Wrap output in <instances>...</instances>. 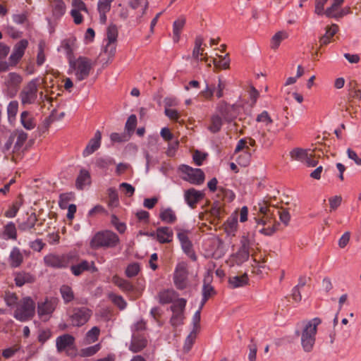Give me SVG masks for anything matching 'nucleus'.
Instances as JSON below:
<instances>
[{"label":"nucleus","mask_w":361,"mask_h":361,"mask_svg":"<svg viewBox=\"0 0 361 361\" xmlns=\"http://www.w3.org/2000/svg\"><path fill=\"white\" fill-rule=\"evenodd\" d=\"M25 254V250H21L17 247H13L8 257L10 266L13 268L19 267L23 262Z\"/></svg>","instance_id":"20"},{"label":"nucleus","mask_w":361,"mask_h":361,"mask_svg":"<svg viewBox=\"0 0 361 361\" xmlns=\"http://www.w3.org/2000/svg\"><path fill=\"white\" fill-rule=\"evenodd\" d=\"M93 66L91 59L80 56L76 59L69 60L68 73L73 74L77 80L82 81L88 78Z\"/></svg>","instance_id":"2"},{"label":"nucleus","mask_w":361,"mask_h":361,"mask_svg":"<svg viewBox=\"0 0 361 361\" xmlns=\"http://www.w3.org/2000/svg\"><path fill=\"white\" fill-rule=\"evenodd\" d=\"M216 114L225 122H231L236 116L235 106L224 102H221L216 107Z\"/></svg>","instance_id":"12"},{"label":"nucleus","mask_w":361,"mask_h":361,"mask_svg":"<svg viewBox=\"0 0 361 361\" xmlns=\"http://www.w3.org/2000/svg\"><path fill=\"white\" fill-rule=\"evenodd\" d=\"M247 276L246 274L242 276H235L229 279V284L233 288L243 286L247 283Z\"/></svg>","instance_id":"46"},{"label":"nucleus","mask_w":361,"mask_h":361,"mask_svg":"<svg viewBox=\"0 0 361 361\" xmlns=\"http://www.w3.org/2000/svg\"><path fill=\"white\" fill-rule=\"evenodd\" d=\"M226 87V82L219 78L216 87H209L207 85L205 90L202 91V94L207 99H210L214 94L217 98H221L224 96V90Z\"/></svg>","instance_id":"14"},{"label":"nucleus","mask_w":361,"mask_h":361,"mask_svg":"<svg viewBox=\"0 0 361 361\" xmlns=\"http://www.w3.org/2000/svg\"><path fill=\"white\" fill-rule=\"evenodd\" d=\"M99 329L97 326L92 327L90 331H87L85 336V343L90 344L95 342L99 335Z\"/></svg>","instance_id":"48"},{"label":"nucleus","mask_w":361,"mask_h":361,"mask_svg":"<svg viewBox=\"0 0 361 361\" xmlns=\"http://www.w3.org/2000/svg\"><path fill=\"white\" fill-rule=\"evenodd\" d=\"M256 121L257 123H260L264 126L267 130L276 134L281 130H284L288 126V121H283L281 123H277L276 128H273V123L274 120L271 118V115L267 111H263L260 114H259L256 117Z\"/></svg>","instance_id":"9"},{"label":"nucleus","mask_w":361,"mask_h":361,"mask_svg":"<svg viewBox=\"0 0 361 361\" xmlns=\"http://www.w3.org/2000/svg\"><path fill=\"white\" fill-rule=\"evenodd\" d=\"M34 280L33 276L23 271L17 273L15 276V282L18 286H22L27 283H32Z\"/></svg>","instance_id":"38"},{"label":"nucleus","mask_w":361,"mask_h":361,"mask_svg":"<svg viewBox=\"0 0 361 361\" xmlns=\"http://www.w3.org/2000/svg\"><path fill=\"white\" fill-rule=\"evenodd\" d=\"M118 29L115 25H110L107 27L106 37L104 42H117Z\"/></svg>","instance_id":"49"},{"label":"nucleus","mask_w":361,"mask_h":361,"mask_svg":"<svg viewBox=\"0 0 361 361\" xmlns=\"http://www.w3.org/2000/svg\"><path fill=\"white\" fill-rule=\"evenodd\" d=\"M108 194V206L111 209L116 208L119 206V200L117 191L114 188H110L107 190Z\"/></svg>","instance_id":"41"},{"label":"nucleus","mask_w":361,"mask_h":361,"mask_svg":"<svg viewBox=\"0 0 361 361\" xmlns=\"http://www.w3.org/2000/svg\"><path fill=\"white\" fill-rule=\"evenodd\" d=\"M290 156L293 160L302 162L309 167H314L318 164L314 151L310 149L294 148L290 152Z\"/></svg>","instance_id":"7"},{"label":"nucleus","mask_w":361,"mask_h":361,"mask_svg":"<svg viewBox=\"0 0 361 361\" xmlns=\"http://www.w3.org/2000/svg\"><path fill=\"white\" fill-rule=\"evenodd\" d=\"M212 63L218 69H227L230 66V59L228 54L224 56L216 54V57L213 59Z\"/></svg>","instance_id":"36"},{"label":"nucleus","mask_w":361,"mask_h":361,"mask_svg":"<svg viewBox=\"0 0 361 361\" xmlns=\"http://www.w3.org/2000/svg\"><path fill=\"white\" fill-rule=\"evenodd\" d=\"M212 281V274L208 271L204 276V284L202 287V296L204 298H209L212 295L214 294V288L210 285Z\"/></svg>","instance_id":"35"},{"label":"nucleus","mask_w":361,"mask_h":361,"mask_svg":"<svg viewBox=\"0 0 361 361\" xmlns=\"http://www.w3.org/2000/svg\"><path fill=\"white\" fill-rule=\"evenodd\" d=\"M91 183V177L90 173L85 170L82 169L76 180V187L78 189L82 190L85 186L89 185Z\"/></svg>","instance_id":"33"},{"label":"nucleus","mask_w":361,"mask_h":361,"mask_svg":"<svg viewBox=\"0 0 361 361\" xmlns=\"http://www.w3.org/2000/svg\"><path fill=\"white\" fill-rule=\"evenodd\" d=\"M23 81V78L20 75L16 73H10L6 77L4 83L7 87V91L11 97L16 95L18 87Z\"/></svg>","instance_id":"13"},{"label":"nucleus","mask_w":361,"mask_h":361,"mask_svg":"<svg viewBox=\"0 0 361 361\" xmlns=\"http://www.w3.org/2000/svg\"><path fill=\"white\" fill-rule=\"evenodd\" d=\"M173 315L171 318V323L173 326H177L183 323L184 316L183 312H172Z\"/></svg>","instance_id":"64"},{"label":"nucleus","mask_w":361,"mask_h":361,"mask_svg":"<svg viewBox=\"0 0 361 361\" xmlns=\"http://www.w3.org/2000/svg\"><path fill=\"white\" fill-rule=\"evenodd\" d=\"M18 110V102L11 101L7 106V114L8 119L15 118Z\"/></svg>","instance_id":"59"},{"label":"nucleus","mask_w":361,"mask_h":361,"mask_svg":"<svg viewBox=\"0 0 361 361\" xmlns=\"http://www.w3.org/2000/svg\"><path fill=\"white\" fill-rule=\"evenodd\" d=\"M237 154H238L235 157V160L238 165L245 167L250 164L251 159V153L250 151H242Z\"/></svg>","instance_id":"44"},{"label":"nucleus","mask_w":361,"mask_h":361,"mask_svg":"<svg viewBox=\"0 0 361 361\" xmlns=\"http://www.w3.org/2000/svg\"><path fill=\"white\" fill-rule=\"evenodd\" d=\"M238 214L237 211H235L226 220L224 224V228L227 235L234 236L238 231Z\"/></svg>","instance_id":"21"},{"label":"nucleus","mask_w":361,"mask_h":361,"mask_svg":"<svg viewBox=\"0 0 361 361\" xmlns=\"http://www.w3.org/2000/svg\"><path fill=\"white\" fill-rule=\"evenodd\" d=\"M186 302L187 301L184 298H177L175 301H173V303L171 307V311L183 313L186 305Z\"/></svg>","instance_id":"53"},{"label":"nucleus","mask_w":361,"mask_h":361,"mask_svg":"<svg viewBox=\"0 0 361 361\" xmlns=\"http://www.w3.org/2000/svg\"><path fill=\"white\" fill-rule=\"evenodd\" d=\"M39 79L35 78L27 82L20 93V99L23 105L35 104L37 99Z\"/></svg>","instance_id":"6"},{"label":"nucleus","mask_w":361,"mask_h":361,"mask_svg":"<svg viewBox=\"0 0 361 361\" xmlns=\"http://www.w3.org/2000/svg\"><path fill=\"white\" fill-rule=\"evenodd\" d=\"M28 46V41L25 39L18 42L13 47L12 54L10 56V62L16 64L23 56L25 49Z\"/></svg>","instance_id":"15"},{"label":"nucleus","mask_w":361,"mask_h":361,"mask_svg":"<svg viewBox=\"0 0 361 361\" xmlns=\"http://www.w3.org/2000/svg\"><path fill=\"white\" fill-rule=\"evenodd\" d=\"M160 219L166 224H173L176 221V212L170 207H163L159 213Z\"/></svg>","instance_id":"30"},{"label":"nucleus","mask_w":361,"mask_h":361,"mask_svg":"<svg viewBox=\"0 0 361 361\" xmlns=\"http://www.w3.org/2000/svg\"><path fill=\"white\" fill-rule=\"evenodd\" d=\"M341 5L336 4L333 2L331 6L325 10V14L328 18H336L337 14L339 12V8Z\"/></svg>","instance_id":"63"},{"label":"nucleus","mask_w":361,"mask_h":361,"mask_svg":"<svg viewBox=\"0 0 361 361\" xmlns=\"http://www.w3.org/2000/svg\"><path fill=\"white\" fill-rule=\"evenodd\" d=\"M204 196L203 192L195 188L188 189L184 192L185 200L191 208H195L197 202L203 199Z\"/></svg>","instance_id":"19"},{"label":"nucleus","mask_w":361,"mask_h":361,"mask_svg":"<svg viewBox=\"0 0 361 361\" xmlns=\"http://www.w3.org/2000/svg\"><path fill=\"white\" fill-rule=\"evenodd\" d=\"M57 305L56 299L46 300L38 303L37 314L39 319L42 321H47L51 317Z\"/></svg>","instance_id":"10"},{"label":"nucleus","mask_w":361,"mask_h":361,"mask_svg":"<svg viewBox=\"0 0 361 361\" xmlns=\"http://www.w3.org/2000/svg\"><path fill=\"white\" fill-rule=\"evenodd\" d=\"M275 210L276 209L272 207V211H271L270 207L268 206L266 202L259 203V212L264 216L261 219H256L257 223L264 226L271 224L269 216L271 215Z\"/></svg>","instance_id":"25"},{"label":"nucleus","mask_w":361,"mask_h":361,"mask_svg":"<svg viewBox=\"0 0 361 361\" xmlns=\"http://www.w3.org/2000/svg\"><path fill=\"white\" fill-rule=\"evenodd\" d=\"M100 349L101 345L98 343L94 345L82 349L80 352V355L82 357H90L96 354Z\"/></svg>","instance_id":"54"},{"label":"nucleus","mask_w":361,"mask_h":361,"mask_svg":"<svg viewBox=\"0 0 361 361\" xmlns=\"http://www.w3.org/2000/svg\"><path fill=\"white\" fill-rule=\"evenodd\" d=\"M182 178L194 185H201L204 180V173L200 169H193L188 165L179 167Z\"/></svg>","instance_id":"8"},{"label":"nucleus","mask_w":361,"mask_h":361,"mask_svg":"<svg viewBox=\"0 0 361 361\" xmlns=\"http://www.w3.org/2000/svg\"><path fill=\"white\" fill-rule=\"evenodd\" d=\"M223 124V120L219 114H214L210 121V124L208 126V130L213 133H217L220 130Z\"/></svg>","instance_id":"40"},{"label":"nucleus","mask_w":361,"mask_h":361,"mask_svg":"<svg viewBox=\"0 0 361 361\" xmlns=\"http://www.w3.org/2000/svg\"><path fill=\"white\" fill-rule=\"evenodd\" d=\"M192 274L189 272L188 265L185 262H178L173 274L174 286L178 290H185L190 287Z\"/></svg>","instance_id":"4"},{"label":"nucleus","mask_w":361,"mask_h":361,"mask_svg":"<svg viewBox=\"0 0 361 361\" xmlns=\"http://www.w3.org/2000/svg\"><path fill=\"white\" fill-rule=\"evenodd\" d=\"M151 236H155L160 243H169L172 241L173 232L171 228L168 226L159 227L155 233H150Z\"/></svg>","instance_id":"17"},{"label":"nucleus","mask_w":361,"mask_h":361,"mask_svg":"<svg viewBox=\"0 0 361 361\" xmlns=\"http://www.w3.org/2000/svg\"><path fill=\"white\" fill-rule=\"evenodd\" d=\"M254 241L253 236L251 234L243 235L240 239V249L250 251V247Z\"/></svg>","instance_id":"52"},{"label":"nucleus","mask_w":361,"mask_h":361,"mask_svg":"<svg viewBox=\"0 0 361 361\" xmlns=\"http://www.w3.org/2000/svg\"><path fill=\"white\" fill-rule=\"evenodd\" d=\"M178 296L176 291L172 289H167L160 291L158 294V300L161 304L173 302Z\"/></svg>","instance_id":"27"},{"label":"nucleus","mask_w":361,"mask_h":361,"mask_svg":"<svg viewBox=\"0 0 361 361\" xmlns=\"http://www.w3.org/2000/svg\"><path fill=\"white\" fill-rule=\"evenodd\" d=\"M118 236L113 231L105 230L97 232L91 239L90 245L92 249L112 248L119 243Z\"/></svg>","instance_id":"3"},{"label":"nucleus","mask_w":361,"mask_h":361,"mask_svg":"<svg viewBox=\"0 0 361 361\" xmlns=\"http://www.w3.org/2000/svg\"><path fill=\"white\" fill-rule=\"evenodd\" d=\"M178 238L181 243L182 247L185 252H188L191 248V243L185 233H179Z\"/></svg>","instance_id":"60"},{"label":"nucleus","mask_w":361,"mask_h":361,"mask_svg":"<svg viewBox=\"0 0 361 361\" xmlns=\"http://www.w3.org/2000/svg\"><path fill=\"white\" fill-rule=\"evenodd\" d=\"M46 265L51 267L59 268L63 267V262L60 257L55 255H48L44 258Z\"/></svg>","instance_id":"43"},{"label":"nucleus","mask_w":361,"mask_h":361,"mask_svg":"<svg viewBox=\"0 0 361 361\" xmlns=\"http://www.w3.org/2000/svg\"><path fill=\"white\" fill-rule=\"evenodd\" d=\"M92 311L87 307L75 308L71 315V321L73 326L84 325L90 318Z\"/></svg>","instance_id":"11"},{"label":"nucleus","mask_w":361,"mask_h":361,"mask_svg":"<svg viewBox=\"0 0 361 361\" xmlns=\"http://www.w3.org/2000/svg\"><path fill=\"white\" fill-rule=\"evenodd\" d=\"M204 43L203 38L200 36H198L195 39V47L192 51V56L195 59L204 61H207V58L206 55L204 54V48H202V45Z\"/></svg>","instance_id":"29"},{"label":"nucleus","mask_w":361,"mask_h":361,"mask_svg":"<svg viewBox=\"0 0 361 361\" xmlns=\"http://www.w3.org/2000/svg\"><path fill=\"white\" fill-rule=\"evenodd\" d=\"M75 338L70 334H63L56 340V346L59 352L68 351L75 348Z\"/></svg>","instance_id":"16"},{"label":"nucleus","mask_w":361,"mask_h":361,"mask_svg":"<svg viewBox=\"0 0 361 361\" xmlns=\"http://www.w3.org/2000/svg\"><path fill=\"white\" fill-rule=\"evenodd\" d=\"M102 133L99 130H97L94 137L89 140L87 145L84 149L82 152L83 157H87L97 151L100 147Z\"/></svg>","instance_id":"18"},{"label":"nucleus","mask_w":361,"mask_h":361,"mask_svg":"<svg viewBox=\"0 0 361 361\" xmlns=\"http://www.w3.org/2000/svg\"><path fill=\"white\" fill-rule=\"evenodd\" d=\"M61 297L66 303L72 301L74 299V293L72 288L67 285H63L60 288Z\"/></svg>","instance_id":"47"},{"label":"nucleus","mask_w":361,"mask_h":361,"mask_svg":"<svg viewBox=\"0 0 361 361\" xmlns=\"http://www.w3.org/2000/svg\"><path fill=\"white\" fill-rule=\"evenodd\" d=\"M288 33L285 30H280L276 32L270 40V47L273 50H276L280 47L281 43L288 37Z\"/></svg>","instance_id":"31"},{"label":"nucleus","mask_w":361,"mask_h":361,"mask_svg":"<svg viewBox=\"0 0 361 361\" xmlns=\"http://www.w3.org/2000/svg\"><path fill=\"white\" fill-rule=\"evenodd\" d=\"M114 0H99L97 3V11L99 14V21L105 24L107 20L106 14L110 11L111 4Z\"/></svg>","instance_id":"24"},{"label":"nucleus","mask_w":361,"mask_h":361,"mask_svg":"<svg viewBox=\"0 0 361 361\" xmlns=\"http://www.w3.org/2000/svg\"><path fill=\"white\" fill-rule=\"evenodd\" d=\"M92 267L94 268L93 262H89L85 260L78 264L72 266L71 271L74 275L79 276L82 272L85 270H89Z\"/></svg>","instance_id":"42"},{"label":"nucleus","mask_w":361,"mask_h":361,"mask_svg":"<svg viewBox=\"0 0 361 361\" xmlns=\"http://www.w3.org/2000/svg\"><path fill=\"white\" fill-rule=\"evenodd\" d=\"M35 312V303L30 297H25L16 305L13 317L18 321L25 322L32 318Z\"/></svg>","instance_id":"5"},{"label":"nucleus","mask_w":361,"mask_h":361,"mask_svg":"<svg viewBox=\"0 0 361 361\" xmlns=\"http://www.w3.org/2000/svg\"><path fill=\"white\" fill-rule=\"evenodd\" d=\"M47 50V44L44 40H40L37 45V54L36 63L38 66H42L46 61L45 51Z\"/></svg>","instance_id":"37"},{"label":"nucleus","mask_w":361,"mask_h":361,"mask_svg":"<svg viewBox=\"0 0 361 361\" xmlns=\"http://www.w3.org/2000/svg\"><path fill=\"white\" fill-rule=\"evenodd\" d=\"M250 251L239 249L238 251L231 255L227 262L230 266L241 265L249 259Z\"/></svg>","instance_id":"23"},{"label":"nucleus","mask_w":361,"mask_h":361,"mask_svg":"<svg viewBox=\"0 0 361 361\" xmlns=\"http://www.w3.org/2000/svg\"><path fill=\"white\" fill-rule=\"evenodd\" d=\"M27 139V134L23 131H19L17 133V139L14 145V150H19L25 144Z\"/></svg>","instance_id":"57"},{"label":"nucleus","mask_w":361,"mask_h":361,"mask_svg":"<svg viewBox=\"0 0 361 361\" xmlns=\"http://www.w3.org/2000/svg\"><path fill=\"white\" fill-rule=\"evenodd\" d=\"M147 343V339L143 336L133 334L129 350L133 353L140 352L146 347Z\"/></svg>","instance_id":"26"},{"label":"nucleus","mask_w":361,"mask_h":361,"mask_svg":"<svg viewBox=\"0 0 361 361\" xmlns=\"http://www.w3.org/2000/svg\"><path fill=\"white\" fill-rule=\"evenodd\" d=\"M200 331H197V330H195V329H192L189 335L186 337V338L185 340V343H184V345H183V350L185 353H188L191 350V348L197 337V335L200 334Z\"/></svg>","instance_id":"39"},{"label":"nucleus","mask_w":361,"mask_h":361,"mask_svg":"<svg viewBox=\"0 0 361 361\" xmlns=\"http://www.w3.org/2000/svg\"><path fill=\"white\" fill-rule=\"evenodd\" d=\"M321 324L320 319L315 317L302 324V329L298 335L300 336L301 345L304 351L310 353L312 350L317 331V326Z\"/></svg>","instance_id":"1"},{"label":"nucleus","mask_w":361,"mask_h":361,"mask_svg":"<svg viewBox=\"0 0 361 361\" xmlns=\"http://www.w3.org/2000/svg\"><path fill=\"white\" fill-rule=\"evenodd\" d=\"M20 122L23 126L28 130L34 129L36 126L35 118L26 111L21 113Z\"/></svg>","instance_id":"34"},{"label":"nucleus","mask_w":361,"mask_h":361,"mask_svg":"<svg viewBox=\"0 0 361 361\" xmlns=\"http://www.w3.org/2000/svg\"><path fill=\"white\" fill-rule=\"evenodd\" d=\"M131 6L134 9L138 10L137 12L139 13L140 16H141L145 13L147 8L148 1L147 0H135Z\"/></svg>","instance_id":"55"},{"label":"nucleus","mask_w":361,"mask_h":361,"mask_svg":"<svg viewBox=\"0 0 361 361\" xmlns=\"http://www.w3.org/2000/svg\"><path fill=\"white\" fill-rule=\"evenodd\" d=\"M112 282L123 291H130L133 289L131 283L126 279L114 276Z\"/></svg>","instance_id":"45"},{"label":"nucleus","mask_w":361,"mask_h":361,"mask_svg":"<svg viewBox=\"0 0 361 361\" xmlns=\"http://www.w3.org/2000/svg\"><path fill=\"white\" fill-rule=\"evenodd\" d=\"M186 19L184 16H180L173 23V39L178 42L180 38L181 32L185 25Z\"/></svg>","instance_id":"28"},{"label":"nucleus","mask_w":361,"mask_h":361,"mask_svg":"<svg viewBox=\"0 0 361 361\" xmlns=\"http://www.w3.org/2000/svg\"><path fill=\"white\" fill-rule=\"evenodd\" d=\"M76 48V39L70 37L61 42L60 47L58 48L59 51L63 52L68 58V61L72 59L74 50Z\"/></svg>","instance_id":"22"},{"label":"nucleus","mask_w":361,"mask_h":361,"mask_svg":"<svg viewBox=\"0 0 361 361\" xmlns=\"http://www.w3.org/2000/svg\"><path fill=\"white\" fill-rule=\"evenodd\" d=\"M4 235L7 238L16 239V228L15 224L13 223L8 224L4 228Z\"/></svg>","instance_id":"61"},{"label":"nucleus","mask_w":361,"mask_h":361,"mask_svg":"<svg viewBox=\"0 0 361 361\" xmlns=\"http://www.w3.org/2000/svg\"><path fill=\"white\" fill-rule=\"evenodd\" d=\"M342 202V197L341 195H335L329 199L330 212L336 210Z\"/></svg>","instance_id":"62"},{"label":"nucleus","mask_w":361,"mask_h":361,"mask_svg":"<svg viewBox=\"0 0 361 361\" xmlns=\"http://www.w3.org/2000/svg\"><path fill=\"white\" fill-rule=\"evenodd\" d=\"M55 4L53 8L54 16L56 17L62 16L66 12V4L63 0H54Z\"/></svg>","instance_id":"51"},{"label":"nucleus","mask_w":361,"mask_h":361,"mask_svg":"<svg viewBox=\"0 0 361 361\" xmlns=\"http://www.w3.org/2000/svg\"><path fill=\"white\" fill-rule=\"evenodd\" d=\"M117 42H104L103 53L106 56V63L112 61L116 51Z\"/></svg>","instance_id":"32"},{"label":"nucleus","mask_w":361,"mask_h":361,"mask_svg":"<svg viewBox=\"0 0 361 361\" xmlns=\"http://www.w3.org/2000/svg\"><path fill=\"white\" fill-rule=\"evenodd\" d=\"M140 271V264L137 262H133L128 265L126 269V275L129 277H134L138 274Z\"/></svg>","instance_id":"56"},{"label":"nucleus","mask_w":361,"mask_h":361,"mask_svg":"<svg viewBox=\"0 0 361 361\" xmlns=\"http://www.w3.org/2000/svg\"><path fill=\"white\" fill-rule=\"evenodd\" d=\"M111 223L120 233H123L126 231V225L123 222L120 221L115 214L111 215Z\"/></svg>","instance_id":"58"},{"label":"nucleus","mask_w":361,"mask_h":361,"mask_svg":"<svg viewBox=\"0 0 361 361\" xmlns=\"http://www.w3.org/2000/svg\"><path fill=\"white\" fill-rule=\"evenodd\" d=\"M109 298L120 310H123L126 307L127 302L122 296L114 293H109Z\"/></svg>","instance_id":"50"}]
</instances>
